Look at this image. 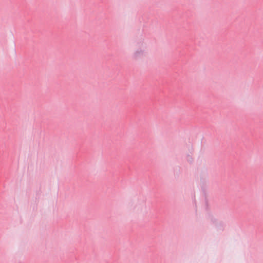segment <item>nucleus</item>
Returning a JSON list of instances; mask_svg holds the SVG:
<instances>
[{"label": "nucleus", "mask_w": 263, "mask_h": 263, "mask_svg": "<svg viewBox=\"0 0 263 263\" xmlns=\"http://www.w3.org/2000/svg\"><path fill=\"white\" fill-rule=\"evenodd\" d=\"M141 53H142V50H140V51H137L135 52V55L136 57H138L140 54Z\"/></svg>", "instance_id": "nucleus-1"}]
</instances>
